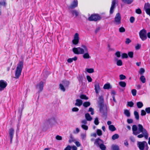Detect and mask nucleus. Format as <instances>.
Here are the masks:
<instances>
[{"instance_id":"nucleus-54","label":"nucleus","mask_w":150,"mask_h":150,"mask_svg":"<svg viewBox=\"0 0 150 150\" xmlns=\"http://www.w3.org/2000/svg\"><path fill=\"white\" fill-rule=\"evenodd\" d=\"M86 78L89 82H91L92 81V79L88 75L86 76Z\"/></svg>"},{"instance_id":"nucleus-34","label":"nucleus","mask_w":150,"mask_h":150,"mask_svg":"<svg viewBox=\"0 0 150 150\" xmlns=\"http://www.w3.org/2000/svg\"><path fill=\"white\" fill-rule=\"evenodd\" d=\"M124 113L127 117H129L130 116V113L129 110H125Z\"/></svg>"},{"instance_id":"nucleus-60","label":"nucleus","mask_w":150,"mask_h":150,"mask_svg":"<svg viewBox=\"0 0 150 150\" xmlns=\"http://www.w3.org/2000/svg\"><path fill=\"white\" fill-rule=\"evenodd\" d=\"M134 20L135 18L134 17L131 16L130 17V21L131 23H133L134 22Z\"/></svg>"},{"instance_id":"nucleus-46","label":"nucleus","mask_w":150,"mask_h":150,"mask_svg":"<svg viewBox=\"0 0 150 150\" xmlns=\"http://www.w3.org/2000/svg\"><path fill=\"white\" fill-rule=\"evenodd\" d=\"M117 64L118 66H122V62L121 60H119L117 62Z\"/></svg>"},{"instance_id":"nucleus-47","label":"nucleus","mask_w":150,"mask_h":150,"mask_svg":"<svg viewBox=\"0 0 150 150\" xmlns=\"http://www.w3.org/2000/svg\"><path fill=\"white\" fill-rule=\"evenodd\" d=\"M145 10L146 13L150 16V8H147Z\"/></svg>"},{"instance_id":"nucleus-51","label":"nucleus","mask_w":150,"mask_h":150,"mask_svg":"<svg viewBox=\"0 0 150 150\" xmlns=\"http://www.w3.org/2000/svg\"><path fill=\"white\" fill-rule=\"evenodd\" d=\"M94 123L96 125H98L99 122L98 117H96L95 118L94 121Z\"/></svg>"},{"instance_id":"nucleus-35","label":"nucleus","mask_w":150,"mask_h":150,"mask_svg":"<svg viewBox=\"0 0 150 150\" xmlns=\"http://www.w3.org/2000/svg\"><path fill=\"white\" fill-rule=\"evenodd\" d=\"M140 80L143 83H144L146 82V78L144 76L142 75L140 77Z\"/></svg>"},{"instance_id":"nucleus-64","label":"nucleus","mask_w":150,"mask_h":150,"mask_svg":"<svg viewBox=\"0 0 150 150\" xmlns=\"http://www.w3.org/2000/svg\"><path fill=\"white\" fill-rule=\"evenodd\" d=\"M71 147L70 146V145H68L64 150H71Z\"/></svg>"},{"instance_id":"nucleus-44","label":"nucleus","mask_w":150,"mask_h":150,"mask_svg":"<svg viewBox=\"0 0 150 150\" xmlns=\"http://www.w3.org/2000/svg\"><path fill=\"white\" fill-rule=\"evenodd\" d=\"M122 59L127 58L128 57L127 54L126 53H123L122 54Z\"/></svg>"},{"instance_id":"nucleus-13","label":"nucleus","mask_w":150,"mask_h":150,"mask_svg":"<svg viewBox=\"0 0 150 150\" xmlns=\"http://www.w3.org/2000/svg\"><path fill=\"white\" fill-rule=\"evenodd\" d=\"M115 0H113L112 1L111 6L110 8V14H112L114 11V9L115 8Z\"/></svg>"},{"instance_id":"nucleus-36","label":"nucleus","mask_w":150,"mask_h":150,"mask_svg":"<svg viewBox=\"0 0 150 150\" xmlns=\"http://www.w3.org/2000/svg\"><path fill=\"white\" fill-rule=\"evenodd\" d=\"M59 88L62 91L64 92L65 91V89L62 84L60 83L59 84Z\"/></svg>"},{"instance_id":"nucleus-3","label":"nucleus","mask_w":150,"mask_h":150,"mask_svg":"<svg viewBox=\"0 0 150 150\" xmlns=\"http://www.w3.org/2000/svg\"><path fill=\"white\" fill-rule=\"evenodd\" d=\"M139 35L142 40H145L147 38L146 30L144 29L141 30L139 33Z\"/></svg>"},{"instance_id":"nucleus-25","label":"nucleus","mask_w":150,"mask_h":150,"mask_svg":"<svg viewBox=\"0 0 150 150\" xmlns=\"http://www.w3.org/2000/svg\"><path fill=\"white\" fill-rule=\"evenodd\" d=\"M73 51L75 54H79V52L78 47L77 48L74 47L73 49Z\"/></svg>"},{"instance_id":"nucleus-11","label":"nucleus","mask_w":150,"mask_h":150,"mask_svg":"<svg viewBox=\"0 0 150 150\" xmlns=\"http://www.w3.org/2000/svg\"><path fill=\"white\" fill-rule=\"evenodd\" d=\"M137 127L135 125H133L132 126V133L133 135H137L140 133V132L137 131Z\"/></svg>"},{"instance_id":"nucleus-43","label":"nucleus","mask_w":150,"mask_h":150,"mask_svg":"<svg viewBox=\"0 0 150 150\" xmlns=\"http://www.w3.org/2000/svg\"><path fill=\"white\" fill-rule=\"evenodd\" d=\"M112 149L113 150H120L119 146L116 145L112 146Z\"/></svg>"},{"instance_id":"nucleus-1","label":"nucleus","mask_w":150,"mask_h":150,"mask_svg":"<svg viewBox=\"0 0 150 150\" xmlns=\"http://www.w3.org/2000/svg\"><path fill=\"white\" fill-rule=\"evenodd\" d=\"M23 66V61H19L16 67L15 71V78L18 79L21 74L22 69Z\"/></svg>"},{"instance_id":"nucleus-16","label":"nucleus","mask_w":150,"mask_h":150,"mask_svg":"<svg viewBox=\"0 0 150 150\" xmlns=\"http://www.w3.org/2000/svg\"><path fill=\"white\" fill-rule=\"evenodd\" d=\"M138 130L139 131L138 132H140V133L141 132H145L144 129H145L142 126V125L141 124H139L138 125Z\"/></svg>"},{"instance_id":"nucleus-30","label":"nucleus","mask_w":150,"mask_h":150,"mask_svg":"<svg viewBox=\"0 0 150 150\" xmlns=\"http://www.w3.org/2000/svg\"><path fill=\"white\" fill-rule=\"evenodd\" d=\"M90 103L89 101L84 102L83 103V105L85 108H87L90 106Z\"/></svg>"},{"instance_id":"nucleus-18","label":"nucleus","mask_w":150,"mask_h":150,"mask_svg":"<svg viewBox=\"0 0 150 150\" xmlns=\"http://www.w3.org/2000/svg\"><path fill=\"white\" fill-rule=\"evenodd\" d=\"M82 103L83 101L81 100L77 99L76 100V103H75V105L80 107L82 105Z\"/></svg>"},{"instance_id":"nucleus-26","label":"nucleus","mask_w":150,"mask_h":150,"mask_svg":"<svg viewBox=\"0 0 150 150\" xmlns=\"http://www.w3.org/2000/svg\"><path fill=\"white\" fill-rule=\"evenodd\" d=\"M71 13L73 16H75L76 17L79 15V12L76 10H72L71 11Z\"/></svg>"},{"instance_id":"nucleus-24","label":"nucleus","mask_w":150,"mask_h":150,"mask_svg":"<svg viewBox=\"0 0 150 150\" xmlns=\"http://www.w3.org/2000/svg\"><path fill=\"white\" fill-rule=\"evenodd\" d=\"M109 129L112 132L116 130V128L113 125H110L109 126Z\"/></svg>"},{"instance_id":"nucleus-10","label":"nucleus","mask_w":150,"mask_h":150,"mask_svg":"<svg viewBox=\"0 0 150 150\" xmlns=\"http://www.w3.org/2000/svg\"><path fill=\"white\" fill-rule=\"evenodd\" d=\"M81 47L83 49L81 48L80 47H78L79 52V54H83L84 52V51L85 52H88V49L86 46L85 45H82Z\"/></svg>"},{"instance_id":"nucleus-33","label":"nucleus","mask_w":150,"mask_h":150,"mask_svg":"<svg viewBox=\"0 0 150 150\" xmlns=\"http://www.w3.org/2000/svg\"><path fill=\"white\" fill-rule=\"evenodd\" d=\"M134 114L136 119L139 120V116L138 112L137 111H134Z\"/></svg>"},{"instance_id":"nucleus-39","label":"nucleus","mask_w":150,"mask_h":150,"mask_svg":"<svg viewBox=\"0 0 150 150\" xmlns=\"http://www.w3.org/2000/svg\"><path fill=\"white\" fill-rule=\"evenodd\" d=\"M86 71L89 73H92L94 72V70L93 68L87 69Z\"/></svg>"},{"instance_id":"nucleus-29","label":"nucleus","mask_w":150,"mask_h":150,"mask_svg":"<svg viewBox=\"0 0 150 150\" xmlns=\"http://www.w3.org/2000/svg\"><path fill=\"white\" fill-rule=\"evenodd\" d=\"M119 84L120 86L122 87H125L126 86V83L124 81H120L119 82Z\"/></svg>"},{"instance_id":"nucleus-14","label":"nucleus","mask_w":150,"mask_h":150,"mask_svg":"<svg viewBox=\"0 0 150 150\" xmlns=\"http://www.w3.org/2000/svg\"><path fill=\"white\" fill-rule=\"evenodd\" d=\"M99 104L98 105L99 106H103L104 105V99L103 97L102 96H100L99 97Z\"/></svg>"},{"instance_id":"nucleus-55","label":"nucleus","mask_w":150,"mask_h":150,"mask_svg":"<svg viewBox=\"0 0 150 150\" xmlns=\"http://www.w3.org/2000/svg\"><path fill=\"white\" fill-rule=\"evenodd\" d=\"M115 55L117 57H120L121 56L120 52L119 51H117L115 53Z\"/></svg>"},{"instance_id":"nucleus-42","label":"nucleus","mask_w":150,"mask_h":150,"mask_svg":"<svg viewBox=\"0 0 150 150\" xmlns=\"http://www.w3.org/2000/svg\"><path fill=\"white\" fill-rule=\"evenodd\" d=\"M128 56L130 58H132L133 57L134 53L133 52H129L128 53Z\"/></svg>"},{"instance_id":"nucleus-4","label":"nucleus","mask_w":150,"mask_h":150,"mask_svg":"<svg viewBox=\"0 0 150 150\" xmlns=\"http://www.w3.org/2000/svg\"><path fill=\"white\" fill-rule=\"evenodd\" d=\"M100 112L103 114V115L105 117H106L107 115V108L106 106L104 105L102 106H99Z\"/></svg>"},{"instance_id":"nucleus-17","label":"nucleus","mask_w":150,"mask_h":150,"mask_svg":"<svg viewBox=\"0 0 150 150\" xmlns=\"http://www.w3.org/2000/svg\"><path fill=\"white\" fill-rule=\"evenodd\" d=\"M94 87L96 93L98 94V91L100 89L99 84L98 83L95 84L94 85Z\"/></svg>"},{"instance_id":"nucleus-56","label":"nucleus","mask_w":150,"mask_h":150,"mask_svg":"<svg viewBox=\"0 0 150 150\" xmlns=\"http://www.w3.org/2000/svg\"><path fill=\"white\" fill-rule=\"evenodd\" d=\"M82 128L84 130H87L88 129V127L85 125H81Z\"/></svg>"},{"instance_id":"nucleus-58","label":"nucleus","mask_w":150,"mask_h":150,"mask_svg":"<svg viewBox=\"0 0 150 150\" xmlns=\"http://www.w3.org/2000/svg\"><path fill=\"white\" fill-rule=\"evenodd\" d=\"M146 114V112L145 111L143 110H142L141 111V115L142 116L145 115Z\"/></svg>"},{"instance_id":"nucleus-32","label":"nucleus","mask_w":150,"mask_h":150,"mask_svg":"<svg viewBox=\"0 0 150 150\" xmlns=\"http://www.w3.org/2000/svg\"><path fill=\"white\" fill-rule=\"evenodd\" d=\"M83 57L84 59H87L90 58V57L88 52L84 54L83 55Z\"/></svg>"},{"instance_id":"nucleus-31","label":"nucleus","mask_w":150,"mask_h":150,"mask_svg":"<svg viewBox=\"0 0 150 150\" xmlns=\"http://www.w3.org/2000/svg\"><path fill=\"white\" fill-rule=\"evenodd\" d=\"M80 98L82 99L88 100V98L86 95L84 94H81L80 96Z\"/></svg>"},{"instance_id":"nucleus-63","label":"nucleus","mask_w":150,"mask_h":150,"mask_svg":"<svg viewBox=\"0 0 150 150\" xmlns=\"http://www.w3.org/2000/svg\"><path fill=\"white\" fill-rule=\"evenodd\" d=\"M56 139L57 140H61L62 139V137L61 136L57 135L56 137Z\"/></svg>"},{"instance_id":"nucleus-41","label":"nucleus","mask_w":150,"mask_h":150,"mask_svg":"<svg viewBox=\"0 0 150 150\" xmlns=\"http://www.w3.org/2000/svg\"><path fill=\"white\" fill-rule=\"evenodd\" d=\"M119 137V136L118 134H116L113 135L112 136V139L113 140H115L116 139H118Z\"/></svg>"},{"instance_id":"nucleus-45","label":"nucleus","mask_w":150,"mask_h":150,"mask_svg":"<svg viewBox=\"0 0 150 150\" xmlns=\"http://www.w3.org/2000/svg\"><path fill=\"white\" fill-rule=\"evenodd\" d=\"M132 93L133 96H135L137 94V90L135 89H133L132 90Z\"/></svg>"},{"instance_id":"nucleus-9","label":"nucleus","mask_w":150,"mask_h":150,"mask_svg":"<svg viewBox=\"0 0 150 150\" xmlns=\"http://www.w3.org/2000/svg\"><path fill=\"white\" fill-rule=\"evenodd\" d=\"M78 6V1L77 0H74L72 3L68 7L69 9H73L76 7Z\"/></svg>"},{"instance_id":"nucleus-5","label":"nucleus","mask_w":150,"mask_h":150,"mask_svg":"<svg viewBox=\"0 0 150 150\" xmlns=\"http://www.w3.org/2000/svg\"><path fill=\"white\" fill-rule=\"evenodd\" d=\"M7 85L6 81L3 80H0V91L3 90Z\"/></svg>"},{"instance_id":"nucleus-49","label":"nucleus","mask_w":150,"mask_h":150,"mask_svg":"<svg viewBox=\"0 0 150 150\" xmlns=\"http://www.w3.org/2000/svg\"><path fill=\"white\" fill-rule=\"evenodd\" d=\"M97 134L99 136L101 135L102 134L101 130L100 129H98L97 130Z\"/></svg>"},{"instance_id":"nucleus-20","label":"nucleus","mask_w":150,"mask_h":150,"mask_svg":"<svg viewBox=\"0 0 150 150\" xmlns=\"http://www.w3.org/2000/svg\"><path fill=\"white\" fill-rule=\"evenodd\" d=\"M85 117L86 120L88 121H91L92 119V117L88 113H87L85 114Z\"/></svg>"},{"instance_id":"nucleus-6","label":"nucleus","mask_w":150,"mask_h":150,"mask_svg":"<svg viewBox=\"0 0 150 150\" xmlns=\"http://www.w3.org/2000/svg\"><path fill=\"white\" fill-rule=\"evenodd\" d=\"M121 16L120 13H117L115 18L114 22L117 25L121 23Z\"/></svg>"},{"instance_id":"nucleus-7","label":"nucleus","mask_w":150,"mask_h":150,"mask_svg":"<svg viewBox=\"0 0 150 150\" xmlns=\"http://www.w3.org/2000/svg\"><path fill=\"white\" fill-rule=\"evenodd\" d=\"M79 35L77 33H76L74 35V39L72 40V42L74 45H76L79 43Z\"/></svg>"},{"instance_id":"nucleus-38","label":"nucleus","mask_w":150,"mask_h":150,"mask_svg":"<svg viewBox=\"0 0 150 150\" xmlns=\"http://www.w3.org/2000/svg\"><path fill=\"white\" fill-rule=\"evenodd\" d=\"M99 146L101 150H105L106 147L103 143L100 144Z\"/></svg>"},{"instance_id":"nucleus-53","label":"nucleus","mask_w":150,"mask_h":150,"mask_svg":"<svg viewBox=\"0 0 150 150\" xmlns=\"http://www.w3.org/2000/svg\"><path fill=\"white\" fill-rule=\"evenodd\" d=\"M145 70L143 68H141L140 69L139 73L140 74H142L143 73L145 72Z\"/></svg>"},{"instance_id":"nucleus-12","label":"nucleus","mask_w":150,"mask_h":150,"mask_svg":"<svg viewBox=\"0 0 150 150\" xmlns=\"http://www.w3.org/2000/svg\"><path fill=\"white\" fill-rule=\"evenodd\" d=\"M43 82L42 81H41L40 82L39 84L37 85V88H38L39 89V93L42 91L43 89Z\"/></svg>"},{"instance_id":"nucleus-59","label":"nucleus","mask_w":150,"mask_h":150,"mask_svg":"<svg viewBox=\"0 0 150 150\" xmlns=\"http://www.w3.org/2000/svg\"><path fill=\"white\" fill-rule=\"evenodd\" d=\"M147 8H150V4L149 3H147L145 4L144 8L145 10Z\"/></svg>"},{"instance_id":"nucleus-62","label":"nucleus","mask_w":150,"mask_h":150,"mask_svg":"<svg viewBox=\"0 0 150 150\" xmlns=\"http://www.w3.org/2000/svg\"><path fill=\"white\" fill-rule=\"evenodd\" d=\"M72 110L73 112H77L79 111V109L77 108L74 107L72 108Z\"/></svg>"},{"instance_id":"nucleus-57","label":"nucleus","mask_w":150,"mask_h":150,"mask_svg":"<svg viewBox=\"0 0 150 150\" xmlns=\"http://www.w3.org/2000/svg\"><path fill=\"white\" fill-rule=\"evenodd\" d=\"M131 42V40L129 38H127L126 39V41L125 42L126 44H128Z\"/></svg>"},{"instance_id":"nucleus-8","label":"nucleus","mask_w":150,"mask_h":150,"mask_svg":"<svg viewBox=\"0 0 150 150\" xmlns=\"http://www.w3.org/2000/svg\"><path fill=\"white\" fill-rule=\"evenodd\" d=\"M146 143V142L145 141L142 142H138V145L139 149L140 150H144Z\"/></svg>"},{"instance_id":"nucleus-50","label":"nucleus","mask_w":150,"mask_h":150,"mask_svg":"<svg viewBox=\"0 0 150 150\" xmlns=\"http://www.w3.org/2000/svg\"><path fill=\"white\" fill-rule=\"evenodd\" d=\"M120 80H122L126 79V76L123 74H121L120 75Z\"/></svg>"},{"instance_id":"nucleus-21","label":"nucleus","mask_w":150,"mask_h":150,"mask_svg":"<svg viewBox=\"0 0 150 150\" xmlns=\"http://www.w3.org/2000/svg\"><path fill=\"white\" fill-rule=\"evenodd\" d=\"M77 59V57L76 56H75L74 58L68 59L67 60V61L69 63H71L72 62L73 60L75 61Z\"/></svg>"},{"instance_id":"nucleus-23","label":"nucleus","mask_w":150,"mask_h":150,"mask_svg":"<svg viewBox=\"0 0 150 150\" xmlns=\"http://www.w3.org/2000/svg\"><path fill=\"white\" fill-rule=\"evenodd\" d=\"M103 88L104 89H109L111 88L112 87L110 86V83H109L105 84Z\"/></svg>"},{"instance_id":"nucleus-15","label":"nucleus","mask_w":150,"mask_h":150,"mask_svg":"<svg viewBox=\"0 0 150 150\" xmlns=\"http://www.w3.org/2000/svg\"><path fill=\"white\" fill-rule=\"evenodd\" d=\"M103 143V141L101 140L99 138H98L96 139L94 142V144H97L100 146V144Z\"/></svg>"},{"instance_id":"nucleus-40","label":"nucleus","mask_w":150,"mask_h":150,"mask_svg":"<svg viewBox=\"0 0 150 150\" xmlns=\"http://www.w3.org/2000/svg\"><path fill=\"white\" fill-rule=\"evenodd\" d=\"M134 105V103L132 101H131L127 102V106L130 107H132Z\"/></svg>"},{"instance_id":"nucleus-37","label":"nucleus","mask_w":150,"mask_h":150,"mask_svg":"<svg viewBox=\"0 0 150 150\" xmlns=\"http://www.w3.org/2000/svg\"><path fill=\"white\" fill-rule=\"evenodd\" d=\"M145 132H143L142 133L144 134V137L146 139H147L148 137V134L146 130V129H144Z\"/></svg>"},{"instance_id":"nucleus-2","label":"nucleus","mask_w":150,"mask_h":150,"mask_svg":"<svg viewBox=\"0 0 150 150\" xmlns=\"http://www.w3.org/2000/svg\"><path fill=\"white\" fill-rule=\"evenodd\" d=\"M101 18V17L98 14H91L88 18V19L90 21H96L100 20Z\"/></svg>"},{"instance_id":"nucleus-52","label":"nucleus","mask_w":150,"mask_h":150,"mask_svg":"<svg viewBox=\"0 0 150 150\" xmlns=\"http://www.w3.org/2000/svg\"><path fill=\"white\" fill-rule=\"evenodd\" d=\"M136 13L138 14H141L142 12L141 10L139 8H138L136 9Z\"/></svg>"},{"instance_id":"nucleus-48","label":"nucleus","mask_w":150,"mask_h":150,"mask_svg":"<svg viewBox=\"0 0 150 150\" xmlns=\"http://www.w3.org/2000/svg\"><path fill=\"white\" fill-rule=\"evenodd\" d=\"M119 31L120 33H123L125 31V30L123 27H121L119 28Z\"/></svg>"},{"instance_id":"nucleus-19","label":"nucleus","mask_w":150,"mask_h":150,"mask_svg":"<svg viewBox=\"0 0 150 150\" xmlns=\"http://www.w3.org/2000/svg\"><path fill=\"white\" fill-rule=\"evenodd\" d=\"M9 132L10 137L13 138L14 134V129L13 128H10L9 130Z\"/></svg>"},{"instance_id":"nucleus-22","label":"nucleus","mask_w":150,"mask_h":150,"mask_svg":"<svg viewBox=\"0 0 150 150\" xmlns=\"http://www.w3.org/2000/svg\"><path fill=\"white\" fill-rule=\"evenodd\" d=\"M124 3L128 4H131L133 1V0H121Z\"/></svg>"},{"instance_id":"nucleus-28","label":"nucleus","mask_w":150,"mask_h":150,"mask_svg":"<svg viewBox=\"0 0 150 150\" xmlns=\"http://www.w3.org/2000/svg\"><path fill=\"white\" fill-rule=\"evenodd\" d=\"M137 105L138 108H140L143 106L142 103L141 102H138L137 103Z\"/></svg>"},{"instance_id":"nucleus-61","label":"nucleus","mask_w":150,"mask_h":150,"mask_svg":"<svg viewBox=\"0 0 150 150\" xmlns=\"http://www.w3.org/2000/svg\"><path fill=\"white\" fill-rule=\"evenodd\" d=\"M145 111L148 114H150V107H148L146 108Z\"/></svg>"},{"instance_id":"nucleus-27","label":"nucleus","mask_w":150,"mask_h":150,"mask_svg":"<svg viewBox=\"0 0 150 150\" xmlns=\"http://www.w3.org/2000/svg\"><path fill=\"white\" fill-rule=\"evenodd\" d=\"M62 83L64 84L65 87H68L69 84V81H63Z\"/></svg>"}]
</instances>
